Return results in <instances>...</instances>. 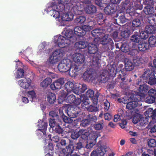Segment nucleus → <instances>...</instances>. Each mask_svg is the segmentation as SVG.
<instances>
[{
  "mask_svg": "<svg viewBox=\"0 0 156 156\" xmlns=\"http://www.w3.org/2000/svg\"><path fill=\"white\" fill-rule=\"evenodd\" d=\"M141 24V22L140 19H135L132 22V25L133 27H139Z\"/></svg>",
  "mask_w": 156,
  "mask_h": 156,
  "instance_id": "obj_49",
  "label": "nucleus"
},
{
  "mask_svg": "<svg viewBox=\"0 0 156 156\" xmlns=\"http://www.w3.org/2000/svg\"><path fill=\"white\" fill-rule=\"evenodd\" d=\"M148 119L146 117H144L142 115V117L139 122L140 125L141 126L146 125L148 122Z\"/></svg>",
  "mask_w": 156,
  "mask_h": 156,
  "instance_id": "obj_53",
  "label": "nucleus"
},
{
  "mask_svg": "<svg viewBox=\"0 0 156 156\" xmlns=\"http://www.w3.org/2000/svg\"><path fill=\"white\" fill-rule=\"evenodd\" d=\"M115 17L117 19L113 20L115 21L114 22L115 24L119 25V23L123 24L125 23L127 20H128V18H126L125 17V16L122 10H119L117 12Z\"/></svg>",
  "mask_w": 156,
  "mask_h": 156,
  "instance_id": "obj_11",
  "label": "nucleus"
},
{
  "mask_svg": "<svg viewBox=\"0 0 156 156\" xmlns=\"http://www.w3.org/2000/svg\"><path fill=\"white\" fill-rule=\"evenodd\" d=\"M145 30L148 34H153L155 32V27L153 25H147L145 27Z\"/></svg>",
  "mask_w": 156,
  "mask_h": 156,
  "instance_id": "obj_44",
  "label": "nucleus"
},
{
  "mask_svg": "<svg viewBox=\"0 0 156 156\" xmlns=\"http://www.w3.org/2000/svg\"><path fill=\"white\" fill-rule=\"evenodd\" d=\"M51 82V79L50 78H47L41 83L40 86L44 88H46L50 83Z\"/></svg>",
  "mask_w": 156,
  "mask_h": 156,
  "instance_id": "obj_42",
  "label": "nucleus"
},
{
  "mask_svg": "<svg viewBox=\"0 0 156 156\" xmlns=\"http://www.w3.org/2000/svg\"><path fill=\"white\" fill-rule=\"evenodd\" d=\"M87 42L79 41L75 43V45L77 48L83 49L86 48L87 45Z\"/></svg>",
  "mask_w": 156,
  "mask_h": 156,
  "instance_id": "obj_38",
  "label": "nucleus"
},
{
  "mask_svg": "<svg viewBox=\"0 0 156 156\" xmlns=\"http://www.w3.org/2000/svg\"><path fill=\"white\" fill-rule=\"evenodd\" d=\"M18 83L21 88L29 89L31 87V81L29 78H25L19 80Z\"/></svg>",
  "mask_w": 156,
  "mask_h": 156,
  "instance_id": "obj_13",
  "label": "nucleus"
},
{
  "mask_svg": "<svg viewBox=\"0 0 156 156\" xmlns=\"http://www.w3.org/2000/svg\"><path fill=\"white\" fill-rule=\"evenodd\" d=\"M81 103V100L79 98H76L73 94L69 95V107H79L77 106Z\"/></svg>",
  "mask_w": 156,
  "mask_h": 156,
  "instance_id": "obj_12",
  "label": "nucleus"
},
{
  "mask_svg": "<svg viewBox=\"0 0 156 156\" xmlns=\"http://www.w3.org/2000/svg\"><path fill=\"white\" fill-rule=\"evenodd\" d=\"M107 147L105 145L101 146L96 150L98 156H103L106 153Z\"/></svg>",
  "mask_w": 156,
  "mask_h": 156,
  "instance_id": "obj_30",
  "label": "nucleus"
},
{
  "mask_svg": "<svg viewBox=\"0 0 156 156\" xmlns=\"http://www.w3.org/2000/svg\"><path fill=\"white\" fill-rule=\"evenodd\" d=\"M145 13L146 15L152 14L154 12V8L151 6H146L143 10Z\"/></svg>",
  "mask_w": 156,
  "mask_h": 156,
  "instance_id": "obj_36",
  "label": "nucleus"
},
{
  "mask_svg": "<svg viewBox=\"0 0 156 156\" xmlns=\"http://www.w3.org/2000/svg\"><path fill=\"white\" fill-rule=\"evenodd\" d=\"M86 13L90 15H94L97 12V8L94 5H87L84 8Z\"/></svg>",
  "mask_w": 156,
  "mask_h": 156,
  "instance_id": "obj_21",
  "label": "nucleus"
},
{
  "mask_svg": "<svg viewBox=\"0 0 156 156\" xmlns=\"http://www.w3.org/2000/svg\"><path fill=\"white\" fill-rule=\"evenodd\" d=\"M133 0H125L124 2H122L123 3V8L124 9H131L133 5Z\"/></svg>",
  "mask_w": 156,
  "mask_h": 156,
  "instance_id": "obj_39",
  "label": "nucleus"
},
{
  "mask_svg": "<svg viewBox=\"0 0 156 156\" xmlns=\"http://www.w3.org/2000/svg\"><path fill=\"white\" fill-rule=\"evenodd\" d=\"M143 80L150 85L153 86L156 84V76L153 72H150L149 69H147L142 75Z\"/></svg>",
  "mask_w": 156,
  "mask_h": 156,
  "instance_id": "obj_6",
  "label": "nucleus"
},
{
  "mask_svg": "<svg viewBox=\"0 0 156 156\" xmlns=\"http://www.w3.org/2000/svg\"><path fill=\"white\" fill-rule=\"evenodd\" d=\"M128 109L129 110L130 115H133V118L132 119L133 122L136 124L139 122L141 117L142 115L139 114L138 112L139 110L138 108L135 109V108H126Z\"/></svg>",
  "mask_w": 156,
  "mask_h": 156,
  "instance_id": "obj_10",
  "label": "nucleus"
},
{
  "mask_svg": "<svg viewBox=\"0 0 156 156\" xmlns=\"http://www.w3.org/2000/svg\"><path fill=\"white\" fill-rule=\"evenodd\" d=\"M133 62L135 66H139L143 63V59L142 58H137L136 59H134Z\"/></svg>",
  "mask_w": 156,
  "mask_h": 156,
  "instance_id": "obj_54",
  "label": "nucleus"
},
{
  "mask_svg": "<svg viewBox=\"0 0 156 156\" xmlns=\"http://www.w3.org/2000/svg\"><path fill=\"white\" fill-rule=\"evenodd\" d=\"M92 69H90L86 71L83 76V79L86 81H92L94 79V72L92 71Z\"/></svg>",
  "mask_w": 156,
  "mask_h": 156,
  "instance_id": "obj_16",
  "label": "nucleus"
},
{
  "mask_svg": "<svg viewBox=\"0 0 156 156\" xmlns=\"http://www.w3.org/2000/svg\"><path fill=\"white\" fill-rule=\"evenodd\" d=\"M102 0H96L95 3L96 4L98 5L100 7H104V5H106V3L103 2Z\"/></svg>",
  "mask_w": 156,
  "mask_h": 156,
  "instance_id": "obj_64",
  "label": "nucleus"
},
{
  "mask_svg": "<svg viewBox=\"0 0 156 156\" xmlns=\"http://www.w3.org/2000/svg\"><path fill=\"white\" fill-rule=\"evenodd\" d=\"M47 101L50 104H54L55 101L56 96L55 94L51 92H49L47 95Z\"/></svg>",
  "mask_w": 156,
  "mask_h": 156,
  "instance_id": "obj_32",
  "label": "nucleus"
},
{
  "mask_svg": "<svg viewBox=\"0 0 156 156\" xmlns=\"http://www.w3.org/2000/svg\"><path fill=\"white\" fill-rule=\"evenodd\" d=\"M20 96L21 97V100L24 103H27L29 102V99L27 98L31 97V100H30L32 102L35 101L36 99V95L35 92L34 90L28 91L27 92L23 91L20 92Z\"/></svg>",
  "mask_w": 156,
  "mask_h": 156,
  "instance_id": "obj_7",
  "label": "nucleus"
},
{
  "mask_svg": "<svg viewBox=\"0 0 156 156\" xmlns=\"http://www.w3.org/2000/svg\"><path fill=\"white\" fill-rule=\"evenodd\" d=\"M80 130H83V133L81 134V138L83 140H87L88 136L90 135V133L89 131H86L85 129H81Z\"/></svg>",
  "mask_w": 156,
  "mask_h": 156,
  "instance_id": "obj_48",
  "label": "nucleus"
},
{
  "mask_svg": "<svg viewBox=\"0 0 156 156\" xmlns=\"http://www.w3.org/2000/svg\"><path fill=\"white\" fill-rule=\"evenodd\" d=\"M140 32H135L134 34L131 36L130 40L133 42L139 43L140 41Z\"/></svg>",
  "mask_w": 156,
  "mask_h": 156,
  "instance_id": "obj_33",
  "label": "nucleus"
},
{
  "mask_svg": "<svg viewBox=\"0 0 156 156\" xmlns=\"http://www.w3.org/2000/svg\"><path fill=\"white\" fill-rule=\"evenodd\" d=\"M140 14L136 12L135 11L133 10V9L129 8L127 9H126V13L125 15L127 17H129L128 18V20H131L133 17H135L136 14Z\"/></svg>",
  "mask_w": 156,
  "mask_h": 156,
  "instance_id": "obj_26",
  "label": "nucleus"
},
{
  "mask_svg": "<svg viewBox=\"0 0 156 156\" xmlns=\"http://www.w3.org/2000/svg\"><path fill=\"white\" fill-rule=\"evenodd\" d=\"M86 94L87 98H90L92 101V103L90 106H92V107H97L96 105L98 103V98L99 96V93L97 91L96 93L94 95V91L92 90L89 89L87 91Z\"/></svg>",
  "mask_w": 156,
  "mask_h": 156,
  "instance_id": "obj_9",
  "label": "nucleus"
},
{
  "mask_svg": "<svg viewBox=\"0 0 156 156\" xmlns=\"http://www.w3.org/2000/svg\"><path fill=\"white\" fill-rule=\"evenodd\" d=\"M87 89V87L86 84H83L75 88V89L74 90V93L79 95L84 93Z\"/></svg>",
  "mask_w": 156,
  "mask_h": 156,
  "instance_id": "obj_24",
  "label": "nucleus"
},
{
  "mask_svg": "<svg viewBox=\"0 0 156 156\" xmlns=\"http://www.w3.org/2000/svg\"><path fill=\"white\" fill-rule=\"evenodd\" d=\"M87 144L85 146L86 148L90 149L96 144L95 142H92L90 140H88L87 141Z\"/></svg>",
  "mask_w": 156,
  "mask_h": 156,
  "instance_id": "obj_57",
  "label": "nucleus"
},
{
  "mask_svg": "<svg viewBox=\"0 0 156 156\" xmlns=\"http://www.w3.org/2000/svg\"><path fill=\"white\" fill-rule=\"evenodd\" d=\"M68 0H53L51 3L48 4L47 12L55 18H58L61 13L60 9L67 4Z\"/></svg>",
  "mask_w": 156,
  "mask_h": 156,
  "instance_id": "obj_1",
  "label": "nucleus"
},
{
  "mask_svg": "<svg viewBox=\"0 0 156 156\" xmlns=\"http://www.w3.org/2000/svg\"><path fill=\"white\" fill-rule=\"evenodd\" d=\"M86 20V18L84 16H78L74 20L75 22L77 24H81Z\"/></svg>",
  "mask_w": 156,
  "mask_h": 156,
  "instance_id": "obj_41",
  "label": "nucleus"
},
{
  "mask_svg": "<svg viewBox=\"0 0 156 156\" xmlns=\"http://www.w3.org/2000/svg\"><path fill=\"white\" fill-rule=\"evenodd\" d=\"M146 113L147 114V116L148 117L154 118L153 114V109L152 108H149L148 111H146Z\"/></svg>",
  "mask_w": 156,
  "mask_h": 156,
  "instance_id": "obj_62",
  "label": "nucleus"
},
{
  "mask_svg": "<svg viewBox=\"0 0 156 156\" xmlns=\"http://www.w3.org/2000/svg\"><path fill=\"white\" fill-rule=\"evenodd\" d=\"M118 33L117 30H115L114 31L112 35V37L113 38L115 42H117L119 40V38H118Z\"/></svg>",
  "mask_w": 156,
  "mask_h": 156,
  "instance_id": "obj_60",
  "label": "nucleus"
},
{
  "mask_svg": "<svg viewBox=\"0 0 156 156\" xmlns=\"http://www.w3.org/2000/svg\"><path fill=\"white\" fill-rule=\"evenodd\" d=\"M90 140H89L94 142H95V143L96 144L97 142V139L98 137L97 134L95 133H93L90 134Z\"/></svg>",
  "mask_w": 156,
  "mask_h": 156,
  "instance_id": "obj_51",
  "label": "nucleus"
},
{
  "mask_svg": "<svg viewBox=\"0 0 156 156\" xmlns=\"http://www.w3.org/2000/svg\"><path fill=\"white\" fill-rule=\"evenodd\" d=\"M148 34L147 32L146 31H141L140 33V38L143 39H146L149 37Z\"/></svg>",
  "mask_w": 156,
  "mask_h": 156,
  "instance_id": "obj_56",
  "label": "nucleus"
},
{
  "mask_svg": "<svg viewBox=\"0 0 156 156\" xmlns=\"http://www.w3.org/2000/svg\"><path fill=\"white\" fill-rule=\"evenodd\" d=\"M87 119L89 121V123H92L93 122H95L97 120V117L95 116H93L92 115L89 114L87 117Z\"/></svg>",
  "mask_w": 156,
  "mask_h": 156,
  "instance_id": "obj_58",
  "label": "nucleus"
},
{
  "mask_svg": "<svg viewBox=\"0 0 156 156\" xmlns=\"http://www.w3.org/2000/svg\"><path fill=\"white\" fill-rule=\"evenodd\" d=\"M115 11V9L114 7L110 5L107 6L104 9L105 13L108 15L114 14Z\"/></svg>",
  "mask_w": 156,
  "mask_h": 156,
  "instance_id": "obj_31",
  "label": "nucleus"
},
{
  "mask_svg": "<svg viewBox=\"0 0 156 156\" xmlns=\"http://www.w3.org/2000/svg\"><path fill=\"white\" fill-rule=\"evenodd\" d=\"M64 83L65 80L64 78H61L56 80L50 85L51 88L54 90L59 89Z\"/></svg>",
  "mask_w": 156,
  "mask_h": 156,
  "instance_id": "obj_15",
  "label": "nucleus"
},
{
  "mask_svg": "<svg viewBox=\"0 0 156 156\" xmlns=\"http://www.w3.org/2000/svg\"><path fill=\"white\" fill-rule=\"evenodd\" d=\"M55 131L56 133H58V134H62L63 132V129L58 125L55 126Z\"/></svg>",
  "mask_w": 156,
  "mask_h": 156,
  "instance_id": "obj_61",
  "label": "nucleus"
},
{
  "mask_svg": "<svg viewBox=\"0 0 156 156\" xmlns=\"http://www.w3.org/2000/svg\"><path fill=\"white\" fill-rule=\"evenodd\" d=\"M74 109L73 110L74 111H75L76 110H77V111L75 112L74 113H72L70 115L69 114V128H70L69 127H71L72 126L73 124L72 123L74 122V123H75V121H76L75 119L73 120L71 118H75L77 116L78 114L80 112V108H73Z\"/></svg>",
  "mask_w": 156,
  "mask_h": 156,
  "instance_id": "obj_17",
  "label": "nucleus"
},
{
  "mask_svg": "<svg viewBox=\"0 0 156 156\" xmlns=\"http://www.w3.org/2000/svg\"><path fill=\"white\" fill-rule=\"evenodd\" d=\"M73 60L76 63L79 64H83L85 60L84 56L80 53H76L73 57Z\"/></svg>",
  "mask_w": 156,
  "mask_h": 156,
  "instance_id": "obj_20",
  "label": "nucleus"
},
{
  "mask_svg": "<svg viewBox=\"0 0 156 156\" xmlns=\"http://www.w3.org/2000/svg\"><path fill=\"white\" fill-rule=\"evenodd\" d=\"M101 54L98 53L96 55H94L92 57L91 61L92 62V65L94 67H98L100 65V62H101Z\"/></svg>",
  "mask_w": 156,
  "mask_h": 156,
  "instance_id": "obj_18",
  "label": "nucleus"
},
{
  "mask_svg": "<svg viewBox=\"0 0 156 156\" xmlns=\"http://www.w3.org/2000/svg\"><path fill=\"white\" fill-rule=\"evenodd\" d=\"M138 48L140 51H145L150 49V46L148 43L142 41L138 44Z\"/></svg>",
  "mask_w": 156,
  "mask_h": 156,
  "instance_id": "obj_25",
  "label": "nucleus"
},
{
  "mask_svg": "<svg viewBox=\"0 0 156 156\" xmlns=\"http://www.w3.org/2000/svg\"><path fill=\"white\" fill-rule=\"evenodd\" d=\"M68 2L67 4H65L63 8L60 9L61 13L58 18V21L59 22V25L61 26H65L68 23Z\"/></svg>",
  "mask_w": 156,
  "mask_h": 156,
  "instance_id": "obj_4",
  "label": "nucleus"
},
{
  "mask_svg": "<svg viewBox=\"0 0 156 156\" xmlns=\"http://www.w3.org/2000/svg\"><path fill=\"white\" fill-rule=\"evenodd\" d=\"M149 89V86L146 84L140 85L138 89L139 92L132 90V95L135 96L137 98L138 101L140 102L142 98L145 97Z\"/></svg>",
  "mask_w": 156,
  "mask_h": 156,
  "instance_id": "obj_5",
  "label": "nucleus"
},
{
  "mask_svg": "<svg viewBox=\"0 0 156 156\" xmlns=\"http://www.w3.org/2000/svg\"><path fill=\"white\" fill-rule=\"evenodd\" d=\"M147 22L151 25H156V18L154 17H150L147 20Z\"/></svg>",
  "mask_w": 156,
  "mask_h": 156,
  "instance_id": "obj_55",
  "label": "nucleus"
},
{
  "mask_svg": "<svg viewBox=\"0 0 156 156\" xmlns=\"http://www.w3.org/2000/svg\"><path fill=\"white\" fill-rule=\"evenodd\" d=\"M38 122L39 123L38 124L39 127L40 128L38 129V130L42 132H43V131H45L47 130L48 123L41 121V120H40V121H38Z\"/></svg>",
  "mask_w": 156,
  "mask_h": 156,
  "instance_id": "obj_34",
  "label": "nucleus"
},
{
  "mask_svg": "<svg viewBox=\"0 0 156 156\" xmlns=\"http://www.w3.org/2000/svg\"><path fill=\"white\" fill-rule=\"evenodd\" d=\"M59 61L58 58L55 57L52 55H51L48 59V60L47 61L49 62L51 64H54L58 62Z\"/></svg>",
  "mask_w": 156,
  "mask_h": 156,
  "instance_id": "obj_46",
  "label": "nucleus"
},
{
  "mask_svg": "<svg viewBox=\"0 0 156 156\" xmlns=\"http://www.w3.org/2000/svg\"><path fill=\"white\" fill-rule=\"evenodd\" d=\"M62 34V35L55 36L52 41L58 47L64 48L68 46V27H65Z\"/></svg>",
  "mask_w": 156,
  "mask_h": 156,
  "instance_id": "obj_2",
  "label": "nucleus"
},
{
  "mask_svg": "<svg viewBox=\"0 0 156 156\" xmlns=\"http://www.w3.org/2000/svg\"><path fill=\"white\" fill-rule=\"evenodd\" d=\"M67 64L66 59H63L61 61L58 66L59 70L62 72L67 71H68Z\"/></svg>",
  "mask_w": 156,
  "mask_h": 156,
  "instance_id": "obj_22",
  "label": "nucleus"
},
{
  "mask_svg": "<svg viewBox=\"0 0 156 156\" xmlns=\"http://www.w3.org/2000/svg\"><path fill=\"white\" fill-rule=\"evenodd\" d=\"M108 72L107 70H103L102 74L98 77V81L102 83L107 82L109 79V76H108Z\"/></svg>",
  "mask_w": 156,
  "mask_h": 156,
  "instance_id": "obj_19",
  "label": "nucleus"
},
{
  "mask_svg": "<svg viewBox=\"0 0 156 156\" xmlns=\"http://www.w3.org/2000/svg\"><path fill=\"white\" fill-rule=\"evenodd\" d=\"M134 64L130 60H128L125 64V69L127 71L133 70L135 66Z\"/></svg>",
  "mask_w": 156,
  "mask_h": 156,
  "instance_id": "obj_29",
  "label": "nucleus"
},
{
  "mask_svg": "<svg viewBox=\"0 0 156 156\" xmlns=\"http://www.w3.org/2000/svg\"><path fill=\"white\" fill-rule=\"evenodd\" d=\"M105 30L103 27L98 28L95 29L91 33L92 36L94 37V38H92V40L91 41H93L94 43L98 44L99 43L100 40V37L99 36L100 35V34H104Z\"/></svg>",
  "mask_w": 156,
  "mask_h": 156,
  "instance_id": "obj_8",
  "label": "nucleus"
},
{
  "mask_svg": "<svg viewBox=\"0 0 156 156\" xmlns=\"http://www.w3.org/2000/svg\"><path fill=\"white\" fill-rule=\"evenodd\" d=\"M130 34V31L128 29L125 30L121 33L122 37L124 38H127L129 37Z\"/></svg>",
  "mask_w": 156,
  "mask_h": 156,
  "instance_id": "obj_47",
  "label": "nucleus"
},
{
  "mask_svg": "<svg viewBox=\"0 0 156 156\" xmlns=\"http://www.w3.org/2000/svg\"><path fill=\"white\" fill-rule=\"evenodd\" d=\"M82 132L83 131L80 130L78 131L76 130H74L71 134V137L73 139H76L80 136L81 134L83 133V132Z\"/></svg>",
  "mask_w": 156,
  "mask_h": 156,
  "instance_id": "obj_40",
  "label": "nucleus"
},
{
  "mask_svg": "<svg viewBox=\"0 0 156 156\" xmlns=\"http://www.w3.org/2000/svg\"><path fill=\"white\" fill-rule=\"evenodd\" d=\"M148 44L151 47H156V37L155 36H151L148 40Z\"/></svg>",
  "mask_w": 156,
  "mask_h": 156,
  "instance_id": "obj_35",
  "label": "nucleus"
},
{
  "mask_svg": "<svg viewBox=\"0 0 156 156\" xmlns=\"http://www.w3.org/2000/svg\"><path fill=\"white\" fill-rule=\"evenodd\" d=\"M102 122L100 123H97L95 125L94 128L96 130H99L102 129H103V121L102 120Z\"/></svg>",
  "mask_w": 156,
  "mask_h": 156,
  "instance_id": "obj_59",
  "label": "nucleus"
},
{
  "mask_svg": "<svg viewBox=\"0 0 156 156\" xmlns=\"http://www.w3.org/2000/svg\"><path fill=\"white\" fill-rule=\"evenodd\" d=\"M133 5L132 7L134 9L141 10L143 8L142 5L140 4V2L138 0H133Z\"/></svg>",
  "mask_w": 156,
  "mask_h": 156,
  "instance_id": "obj_37",
  "label": "nucleus"
},
{
  "mask_svg": "<svg viewBox=\"0 0 156 156\" xmlns=\"http://www.w3.org/2000/svg\"><path fill=\"white\" fill-rule=\"evenodd\" d=\"M128 54L132 57H136L139 53V51L136 49H132L129 50Z\"/></svg>",
  "mask_w": 156,
  "mask_h": 156,
  "instance_id": "obj_50",
  "label": "nucleus"
},
{
  "mask_svg": "<svg viewBox=\"0 0 156 156\" xmlns=\"http://www.w3.org/2000/svg\"><path fill=\"white\" fill-rule=\"evenodd\" d=\"M16 77L17 78H20L24 76V71L22 69H18L17 70Z\"/></svg>",
  "mask_w": 156,
  "mask_h": 156,
  "instance_id": "obj_52",
  "label": "nucleus"
},
{
  "mask_svg": "<svg viewBox=\"0 0 156 156\" xmlns=\"http://www.w3.org/2000/svg\"><path fill=\"white\" fill-rule=\"evenodd\" d=\"M147 143L149 147H154L156 146V140L154 139H149L147 140Z\"/></svg>",
  "mask_w": 156,
  "mask_h": 156,
  "instance_id": "obj_45",
  "label": "nucleus"
},
{
  "mask_svg": "<svg viewBox=\"0 0 156 156\" xmlns=\"http://www.w3.org/2000/svg\"><path fill=\"white\" fill-rule=\"evenodd\" d=\"M102 38L99 41L98 44L100 42V44L102 45H105L106 44H110L111 47L114 46V43L112 39L109 38V36L108 34H105L103 36Z\"/></svg>",
  "mask_w": 156,
  "mask_h": 156,
  "instance_id": "obj_14",
  "label": "nucleus"
},
{
  "mask_svg": "<svg viewBox=\"0 0 156 156\" xmlns=\"http://www.w3.org/2000/svg\"><path fill=\"white\" fill-rule=\"evenodd\" d=\"M96 44L89 43L88 45V52L89 53L95 55L98 52V49Z\"/></svg>",
  "mask_w": 156,
  "mask_h": 156,
  "instance_id": "obj_23",
  "label": "nucleus"
},
{
  "mask_svg": "<svg viewBox=\"0 0 156 156\" xmlns=\"http://www.w3.org/2000/svg\"><path fill=\"white\" fill-rule=\"evenodd\" d=\"M74 31L75 34L79 37H82L86 34V32L83 30L82 27H76L74 29Z\"/></svg>",
  "mask_w": 156,
  "mask_h": 156,
  "instance_id": "obj_27",
  "label": "nucleus"
},
{
  "mask_svg": "<svg viewBox=\"0 0 156 156\" xmlns=\"http://www.w3.org/2000/svg\"><path fill=\"white\" fill-rule=\"evenodd\" d=\"M129 44L126 42L122 43L121 47V51L125 53L128 52L129 51Z\"/></svg>",
  "mask_w": 156,
  "mask_h": 156,
  "instance_id": "obj_43",
  "label": "nucleus"
},
{
  "mask_svg": "<svg viewBox=\"0 0 156 156\" xmlns=\"http://www.w3.org/2000/svg\"><path fill=\"white\" fill-rule=\"evenodd\" d=\"M74 85L73 83L72 82L69 81V94L71 91H73L74 93Z\"/></svg>",
  "mask_w": 156,
  "mask_h": 156,
  "instance_id": "obj_63",
  "label": "nucleus"
},
{
  "mask_svg": "<svg viewBox=\"0 0 156 156\" xmlns=\"http://www.w3.org/2000/svg\"><path fill=\"white\" fill-rule=\"evenodd\" d=\"M132 91L129 92L127 95L123 98V103L126 104V107H140L141 105L140 102L138 101L137 98L132 94Z\"/></svg>",
  "mask_w": 156,
  "mask_h": 156,
  "instance_id": "obj_3",
  "label": "nucleus"
},
{
  "mask_svg": "<svg viewBox=\"0 0 156 156\" xmlns=\"http://www.w3.org/2000/svg\"><path fill=\"white\" fill-rule=\"evenodd\" d=\"M62 51L63 50L61 49H55L53 52L52 55L60 60L63 56Z\"/></svg>",
  "mask_w": 156,
  "mask_h": 156,
  "instance_id": "obj_28",
  "label": "nucleus"
}]
</instances>
